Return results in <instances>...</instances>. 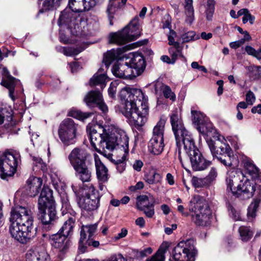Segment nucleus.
<instances>
[{
    "mask_svg": "<svg viewBox=\"0 0 261 261\" xmlns=\"http://www.w3.org/2000/svg\"><path fill=\"white\" fill-rule=\"evenodd\" d=\"M177 148L178 159L183 167L189 160L192 169L201 171L206 169L211 162L206 160L195 144L192 134L185 128L180 115L177 110L173 112L170 117Z\"/></svg>",
    "mask_w": 261,
    "mask_h": 261,
    "instance_id": "obj_1",
    "label": "nucleus"
},
{
    "mask_svg": "<svg viewBox=\"0 0 261 261\" xmlns=\"http://www.w3.org/2000/svg\"><path fill=\"white\" fill-rule=\"evenodd\" d=\"M98 133L94 129H91L89 134V138L91 145L95 150L107 156L110 154V152L114 150L116 146H120L122 148L121 150L123 152L121 159L117 161L118 170L121 168V171L124 170V162L126 159L128 153L129 139L126 133L122 129L118 128H113L108 133Z\"/></svg>",
    "mask_w": 261,
    "mask_h": 261,
    "instance_id": "obj_2",
    "label": "nucleus"
},
{
    "mask_svg": "<svg viewBox=\"0 0 261 261\" xmlns=\"http://www.w3.org/2000/svg\"><path fill=\"white\" fill-rule=\"evenodd\" d=\"M123 115L134 124L142 126L145 123L148 114L147 97L140 89L125 87L119 94Z\"/></svg>",
    "mask_w": 261,
    "mask_h": 261,
    "instance_id": "obj_3",
    "label": "nucleus"
},
{
    "mask_svg": "<svg viewBox=\"0 0 261 261\" xmlns=\"http://www.w3.org/2000/svg\"><path fill=\"white\" fill-rule=\"evenodd\" d=\"M10 232L12 238L21 243H27L35 238L37 228L33 225V213L27 206L16 205L12 207Z\"/></svg>",
    "mask_w": 261,
    "mask_h": 261,
    "instance_id": "obj_4",
    "label": "nucleus"
},
{
    "mask_svg": "<svg viewBox=\"0 0 261 261\" xmlns=\"http://www.w3.org/2000/svg\"><path fill=\"white\" fill-rule=\"evenodd\" d=\"M244 177L241 172L234 169L227 171L225 181L227 191L233 196L245 199L253 196L255 191L254 185L248 179L243 182Z\"/></svg>",
    "mask_w": 261,
    "mask_h": 261,
    "instance_id": "obj_5",
    "label": "nucleus"
},
{
    "mask_svg": "<svg viewBox=\"0 0 261 261\" xmlns=\"http://www.w3.org/2000/svg\"><path fill=\"white\" fill-rule=\"evenodd\" d=\"M189 211L192 213V222L196 225L205 226L209 224L212 213L207 202L203 198L193 197L190 201Z\"/></svg>",
    "mask_w": 261,
    "mask_h": 261,
    "instance_id": "obj_6",
    "label": "nucleus"
},
{
    "mask_svg": "<svg viewBox=\"0 0 261 261\" xmlns=\"http://www.w3.org/2000/svg\"><path fill=\"white\" fill-rule=\"evenodd\" d=\"M141 36L139 18L136 16L121 31L110 34L111 43L122 45L135 40Z\"/></svg>",
    "mask_w": 261,
    "mask_h": 261,
    "instance_id": "obj_7",
    "label": "nucleus"
},
{
    "mask_svg": "<svg viewBox=\"0 0 261 261\" xmlns=\"http://www.w3.org/2000/svg\"><path fill=\"white\" fill-rule=\"evenodd\" d=\"M197 250L195 248V241L189 239L179 242L174 248L170 261H195Z\"/></svg>",
    "mask_w": 261,
    "mask_h": 261,
    "instance_id": "obj_8",
    "label": "nucleus"
},
{
    "mask_svg": "<svg viewBox=\"0 0 261 261\" xmlns=\"http://www.w3.org/2000/svg\"><path fill=\"white\" fill-rule=\"evenodd\" d=\"M20 161V154L15 151H6L0 158L1 177L5 178L14 175Z\"/></svg>",
    "mask_w": 261,
    "mask_h": 261,
    "instance_id": "obj_9",
    "label": "nucleus"
},
{
    "mask_svg": "<svg viewBox=\"0 0 261 261\" xmlns=\"http://www.w3.org/2000/svg\"><path fill=\"white\" fill-rule=\"evenodd\" d=\"M78 125L73 119L67 118L60 124L58 135L64 145L68 146L76 142Z\"/></svg>",
    "mask_w": 261,
    "mask_h": 261,
    "instance_id": "obj_10",
    "label": "nucleus"
},
{
    "mask_svg": "<svg viewBox=\"0 0 261 261\" xmlns=\"http://www.w3.org/2000/svg\"><path fill=\"white\" fill-rule=\"evenodd\" d=\"M99 200L98 192L93 186H91L85 195L79 198L77 204L82 212L90 213L98 208L99 206Z\"/></svg>",
    "mask_w": 261,
    "mask_h": 261,
    "instance_id": "obj_11",
    "label": "nucleus"
},
{
    "mask_svg": "<svg viewBox=\"0 0 261 261\" xmlns=\"http://www.w3.org/2000/svg\"><path fill=\"white\" fill-rule=\"evenodd\" d=\"M192 121L196 126L197 129L203 136H208L214 129L208 118L203 113L197 111H191Z\"/></svg>",
    "mask_w": 261,
    "mask_h": 261,
    "instance_id": "obj_12",
    "label": "nucleus"
},
{
    "mask_svg": "<svg viewBox=\"0 0 261 261\" xmlns=\"http://www.w3.org/2000/svg\"><path fill=\"white\" fill-rule=\"evenodd\" d=\"M49 241L52 247L57 250L60 255L68 251L71 243L69 238L59 232L50 236Z\"/></svg>",
    "mask_w": 261,
    "mask_h": 261,
    "instance_id": "obj_13",
    "label": "nucleus"
},
{
    "mask_svg": "<svg viewBox=\"0 0 261 261\" xmlns=\"http://www.w3.org/2000/svg\"><path fill=\"white\" fill-rule=\"evenodd\" d=\"M39 219L43 225V228L46 230L50 229L58 219L55 206L39 210Z\"/></svg>",
    "mask_w": 261,
    "mask_h": 261,
    "instance_id": "obj_14",
    "label": "nucleus"
},
{
    "mask_svg": "<svg viewBox=\"0 0 261 261\" xmlns=\"http://www.w3.org/2000/svg\"><path fill=\"white\" fill-rule=\"evenodd\" d=\"M90 157V155L86 149L81 147H75L69 153L68 159L73 167L85 164Z\"/></svg>",
    "mask_w": 261,
    "mask_h": 261,
    "instance_id": "obj_15",
    "label": "nucleus"
},
{
    "mask_svg": "<svg viewBox=\"0 0 261 261\" xmlns=\"http://www.w3.org/2000/svg\"><path fill=\"white\" fill-rule=\"evenodd\" d=\"M206 141L213 156L216 157L222 164L226 167L237 166V161L233 155H231L232 153H229L224 156H219L218 150H216L214 141L212 139H208L206 140Z\"/></svg>",
    "mask_w": 261,
    "mask_h": 261,
    "instance_id": "obj_16",
    "label": "nucleus"
},
{
    "mask_svg": "<svg viewBox=\"0 0 261 261\" xmlns=\"http://www.w3.org/2000/svg\"><path fill=\"white\" fill-rule=\"evenodd\" d=\"M125 65L127 67L134 68L136 70L138 74L143 72L146 67V63L143 56L138 53H131L126 58Z\"/></svg>",
    "mask_w": 261,
    "mask_h": 261,
    "instance_id": "obj_17",
    "label": "nucleus"
},
{
    "mask_svg": "<svg viewBox=\"0 0 261 261\" xmlns=\"http://www.w3.org/2000/svg\"><path fill=\"white\" fill-rule=\"evenodd\" d=\"M84 100L87 105L96 103L99 109L106 114L108 111V108L103 102L102 94L99 90H91L86 95Z\"/></svg>",
    "mask_w": 261,
    "mask_h": 261,
    "instance_id": "obj_18",
    "label": "nucleus"
},
{
    "mask_svg": "<svg viewBox=\"0 0 261 261\" xmlns=\"http://www.w3.org/2000/svg\"><path fill=\"white\" fill-rule=\"evenodd\" d=\"M51 206H55L52 191L49 188L44 187L38 199V210H43Z\"/></svg>",
    "mask_w": 261,
    "mask_h": 261,
    "instance_id": "obj_19",
    "label": "nucleus"
},
{
    "mask_svg": "<svg viewBox=\"0 0 261 261\" xmlns=\"http://www.w3.org/2000/svg\"><path fill=\"white\" fill-rule=\"evenodd\" d=\"M42 179L40 177L30 176L27 181L26 194L30 197H35L38 194L42 185Z\"/></svg>",
    "mask_w": 261,
    "mask_h": 261,
    "instance_id": "obj_20",
    "label": "nucleus"
},
{
    "mask_svg": "<svg viewBox=\"0 0 261 261\" xmlns=\"http://www.w3.org/2000/svg\"><path fill=\"white\" fill-rule=\"evenodd\" d=\"M26 261H49V257L43 248L37 247L28 251Z\"/></svg>",
    "mask_w": 261,
    "mask_h": 261,
    "instance_id": "obj_21",
    "label": "nucleus"
},
{
    "mask_svg": "<svg viewBox=\"0 0 261 261\" xmlns=\"http://www.w3.org/2000/svg\"><path fill=\"white\" fill-rule=\"evenodd\" d=\"M97 224L83 225L81 229V237L79 241V250L83 253L86 251L85 248L83 246L84 242L87 238V233L88 234V239L92 238L97 230Z\"/></svg>",
    "mask_w": 261,
    "mask_h": 261,
    "instance_id": "obj_22",
    "label": "nucleus"
},
{
    "mask_svg": "<svg viewBox=\"0 0 261 261\" xmlns=\"http://www.w3.org/2000/svg\"><path fill=\"white\" fill-rule=\"evenodd\" d=\"M94 160L98 179L103 182H106L108 179V169L101 162L98 155L96 154H94Z\"/></svg>",
    "mask_w": 261,
    "mask_h": 261,
    "instance_id": "obj_23",
    "label": "nucleus"
},
{
    "mask_svg": "<svg viewBox=\"0 0 261 261\" xmlns=\"http://www.w3.org/2000/svg\"><path fill=\"white\" fill-rule=\"evenodd\" d=\"M76 176L82 182H89L91 180V171L86 163L73 167Z\"/></svg>",
    "mask_w": 261,
    "mask_h": 261,
    "instance_id": "obj_24",
    "label": "nucleus"
},
{
    "mask_svg": "<svg viewBox=\"0 0 261 261\" xmlns=\"http://www.w3.org/2000/svg\"><path fill=\"white\" fill-rule=\"evenodd\" d=\"M66 219L63 223L62 226L58 232L69 238L73 233V228L75 225L76 216L65 217Z\"/></svg>",
    "mask_w": 261,
    "mask_h": 261,
    "instance_id": "obj_25",
    "label": "nucleus"
},
{
    "mask_svg": "<svg viewBox=\"0 0 261 261\" xmlns=\"http://www.w3.org/2000/svg\"><path fill=\"white\" fill-rule=\"evenodd\" d=\"M165 146L164 139L151 137L148 144L149 152L154 155H159L163 151Z\"/></svg>",
    "mask_w": 261,
    "mask_h": 261,
    "instance_id": "obj_26",
    "label": "nucleus"
},
{
    "mask_svg": "<svg viewBox=\"0 0 261 261\" xmlns=\"http://www.w3.org/2000/svg\"><path fill=\"white\" fill-rule=\"evenodd\" d=\"M144 180L150 185L158 184L161 182L162 176L156 170L151 169L145 174Z\"/></svg>",
    "mask_w": 261,
    "mask_h": 261,
    "instance_id": "obj_27",
    "label": "nucleus"
},
{
    "mask_svg": "<svg viewBox=\"0 0 261 261\" xmlns=\"http://www.w3.org/2000/svg\"><path fill=\"white\" fill-rule=\"evenodd\" d=\"M62 202V213L64 217L76 216V213L72 208L69 203V199L66 194H64L61 196Z\"/></svg>",
    "mask_w": 261,
    "mask_h": 261,
    "instance_id": "obj_28",
    "label": "nucleus"
},
{
    "mask_svg": "<svg viewBox=\"0 0 261 261\" xmlns=\"http://www.w3.org/2000/svg\"><path fill=\"white\" fill-rule=\"evenodd\" d=\"M193 2V0H185L184 8L186 15L185 21L190 24H191L195 19Z\"/></svg>",
    "mask_w": 261,
    "mask_h": 261,
    "instance_id": "obj_29",
    "label": "nucleus"
},
{
    "mask_svg": "<svg viewBox=\"0 0 261 261\" xmlns=\"http://www.w3.org/2000/svg\"><path fill=\"white\" fill-rule=\"evenodd\" d=\"M168 247L169 245L168 243H163L161 245L156 253L151 258L147 259L146 261H165V254Z\"/></svg>",
    "mask_w": 261,
    "mask_h": 261,
    "instance_id": "obj_30",
    "label": "nucleus"
},
{
    "mask_svg": "<svg viewBox=\"0 0 261 261\" xmlns=\"http://www.w3.org/2000/svg\"><path fill=\"white\" fill-rule=\"evenodd\" d=\"M165 123V120L162 118L160 119L153 129L152 137L164 139Z\"/></svg>",
    "mask_w": 261,
    "mask_h": 261,
    "instance_id": "obj_31",
    "label": "nucleus"
},
{
    "mask_svg": "<svg viewBox=\"0 0 261 261\" xmlns=\"http://www.w3.org/2000/svg\"><path fill=\"white\" fill-rule=\"evenodd\" d=\"M154 204L146 195H140L137 197L136 206L138 209L142 210Z\"/></svg>",
    "mask_w": 261,
    "mask_h": 261,
    "instance_id": "obj_32",
    "label": "nucleus"
},
{
    "mask_svg": "<svg viewBox=\"0 0 261 261\" xmlns=\"http://www.w3.org/2000/svg\"><path fill=\"white\" fill-rule=\"evenodd\" d=\"M125 66L123 64H114L112 69L113 74L118 77L128 79L127 77L130 76V74L125 75Z\"/></svg>",
    "mask_w": 261,
    "mask_h": 261,
    "instance_id": "obj_33",
    "label": "nucleus"
},
{
    "mask_svg": "<svg viewBox=\"0 0 261 261\" xmlns=\"http://www.w3.org/2000/svg\"><path fill=\"white\" fill-rule=\"evenodd\" d=\"M119 9L120 8L117 7V4L116 2H109L106 10V13L108 15L110 25H113V19L114 18V15L116 11Z\"/></svg>",
    "mask_w": 261,
    "mask_h": 261,
    "instance_id": "obj_34",
    "label": "nucleus"
},
{
    "mask_svg": "<svg viewBox=\"0 0 261 261\" xmlns=\"http://www.w3.org/2000/svg\"><path fill=\"white\" fill-rule=\"evenodd\" d=\"M72 15V12H68L66 10L62 12L58 19L59 25H69L72 21L75 19V17H73Z\"/></svg>",
    "mask_w": 261,
    "mask_h": 261,
    "instance_id": "obj_35",
    "label": "nucleus"
},
{
    "mask_svg": "<svg viewBox=\"0 0 261 261\" xmlns=\"http://www.w3.org/2000/svg\"><path fill=\"white\" fill-rule=\"evenodd\" d=\"M111 79L107 75L102 68H99L98 71L90 79L89 82H109Z\"/></svg>",
    "mask_w": 261,
    "mask_h": 261,
    "instance_id": "obj_36",
    "label": "nucleus"
},
{
    "mask_svg": "<svg viewBox=\"0 0 261 261\" xmlns=\"http://www.w3.org/2000/svg\"><path fill=\"white\" fill-rule=\"evenodd\" d=\"M182 46L180 44H178V46H173L170 47L168 49L169 53L171 55V58H172V64L175 63L177 57L178 56L181 57V58H184L182 54Z\"/></svg>",
    "mask_w": 261,
    "mask_h": 261,
    "instance_id": "obj_37",
    "label": "nucleus"
},
{
    "mask_svg": "<svg viewBox=\"0 0 261 261\" xmlns=\"http://www.w3.org/2000/svg\"><path fill=\"white\" fill-rule=\"evenodd\" d=\"M68 6L72 12H81L84 11L83 0H68Z\"/></svg>",
    "mask_w": 261,
    "mask_h": 261,
    "instance_id": "obj_38",
    "label": "nucleus"
},
{
    "mask_svg": "<svg viewBox=\"0 0 261 261\" xmlns=\"http://www.w3.org/2000/svg\"><path fill=\"white\" fill-rule=\"evenodd\" d=\"M118 56V54H117L114 49L108 51L104 54L103 63L107 67H108L113 61L117 59Z\"/></svg>",
    "mask_w": 261,
    "mask_h": 261,
    "instance_id": "obj_39",
    "label": "nucleus"
},
{
    "mask_svg": "<svg viewBox=\"0 0 261 261\" xmlns=\"http://www.w3.org/2000/svg\"><path fill=\"white\" fill-rule=\"evenodd\" d=\"M59 0H44L43 3L42 8L39 10L38 13H43L44 12L53 9L54 6L59 5Z\"/></svg>",
    "mask_w": 261,
    "mask_h": 261,
    "instance_id": "obj_40",
    "label": "nucleus"
},
{
    "mask_svg": "<svg viewBox=\"0 0 261 261\" xmlns=\"http://www.w3.org/2000/svg\"><path fill=\"white\" fill-rule=\"evenodd\" d=\"M239 232L243 241H247L250 240L252 236V232L250 229L246 226H241L239 229Z\"/></svg>",
    "mask_w": 261,
    "mask_h": 261,
    "instance_id": "obj_41",
    "label": "nucleus"
},
{
    "mask_svg": "<svg viewBox=\"0 0 261 261\" xmlns=\"http://www.w3.org/2000/svg\"><path fill=\"white\" fill-rule=\"evenodd\" d=\"M260 200L255 199L249 205L248 208L247 215L248 217L254 218L255 216L256 210L259 206Z\"/></svg>",
    "mask_w": 261,
    "mask_h": 261,
    "instance_id": "obj_42",
    "label": "nucleus"
},
{
    "mask_svg": "<svg viewBox=\"0 0 261 261\" xmlns=\"http://www.w3.org/2000/svg\"><path fill=\"white\" fill-rule=\"evenodd\" d=\"M218 176V171L216 168L215 167H212L205 178L206 180V182H207V184L210 185L212 182H213L214 181L216 180V178Z\"/></svg>",
    "mask_w": 261,
    "mask_h": 261,
    "instance_id": "obj_43",
    "label": "nucleus"
},
{
    "mask_svg": "<svg viewBox=\"0 0 261 261\" xmlns=\"http://www.w3.org/2000/svg\"><path fill=\"white\" fill-rule=\"evenodd\" d=\"M162 91L164 94V96L166 98H169L172 101H174L175 99V95L172 91L171 88L166 85H162Z\"/></svg>",
    "mask_w": 261,
    "mask_h": 261,
    "instance_id": "obj_44",
    "label": "nucleus"
},
{
    "mask_svg": "<svg viewBox=\"0 0 261 261\" xmlns=\"http://www.w3.org/2000/svg\"><path fill=\"white\" fill-rule=\"evenodd\" d=\"M93 114L89 112H82L80 111H73L71 116L73 117H76L79 119L84 120L86 119L91 117Z\"/></svg>",
    "mask_w": 261,
    "mask_h": 261,
    "instance_id": "obj_45",
    "label": "nucleus"
},
{
    "mask_svg": "<svg viewBox=\"0 0 261 261\" xmlns=\"http://www.w3.org/2000/svg\"><path fill=\"white\" fill-rule=\"evenodd\" d=\"M1 85L9 90V95L13 101H14L15 97L14 96V90L15 87V83H1Z\"/></svg>",
    "mask_w": 261,
    "mask_h": 261,
    "instance_id": "obj_46",
    "label": "nucleus"
},
{
    "mask_svg": "<svg viewBox=\"0 0 261 261\" xmlns=\"http://www.w3.org/2000/svg\"><path fill=\"white\" fill-rule=\"evenodd\" d=\"M2 82H15L16 79L12 76L7 68L5 67L2 68Z\"/></svg>",
    "mask_w": 261,
    "mask_h": 261,
    "instance_id": "obj_47",
    "label": "nucleus"
},
{
    "mask_svg": "<svg viewBox=\"0 0 261 261\" xmlns=\"http://www.w3.org/2000/svg\"><path fill=\"white\" fill-rule=\"evenodd\" d=\"M195 35L196 33L194 31H189L182 34L181 35V38L182 39V43H186L194 40Z\"/></svg>",
    "mask_w": 261,
    "mask_h": 261,
    "instance_id": "obj_48",
    "label": "nucleus"
},
{
    "mask_svg": "<svg viewBox=\"0 0 261 261\" xmlns=\"http://www.w3.org/2000/svg\"><path fill=\"white\" fill-rule=\"evenodd\" d=\"M83 1L84 11H89L99 2V0H83Z\"/></svg>",
    "mask_w": 261,
    "mask_h": 261,
    "instance_id": "obj_49",
    "label": "nucleus"
},
{
    "mask_svg": "<svg viewBox=\"0 0 261 261\" xmlns=\"http://www.w3.org/2000/svg\"><path fill=\"white\" fill-rule=\"evenodd\" d=\"M245 166L250 174L256 176L258 174V169L253 164L246 163Z\"/></svg>",
    "mask_w": 261,
    "mask_h": 261,
    "instance_id": "obj_50",
    "label": "nucleus"
},
{
    "mask_svg": "<svg viewBox=\"0 0 261 261\" xmlns=\"http://www.w3.org/2000/svg\"><path fill=\"white\" fill-rule=\"evenodd\" d=\"M251 74L254 80L261 81V67L256 66L252 67Z\"/></svg>",
    "mask_w": 261,
    "mask_h": 261,
    "instance_id": "obj_51",
    "label": "nucleus"
},
{
    "mask_svg": "<svg viewBox=\"0 0 261 261\" xmlns=\"http://www.w3.org/2000/svg\"><path fill=\"white\" fill-rule=\"evenodd\" d=\"M217 150H218L219 155L224 156L229 153H232L231 148L228 145L224 144L223 146H220Z\"/></svg>",
    "mask_w": 261,
    "mask_h": 261,
    "instance_id": "obj_52",
    "label": "nucleus"
},
{
    "mask_svg": "<svg viewBox=\"0 0 261 261\" xmlns=\"http://www.w3.org/2000/svg\"><path fill=\"white\" fill-rule=\"evenodd\" d=\"M176 36V32L173 30H170V34L168 36V40L169 41L168 44L170 45L173 46H177L178 44H180V43L177 41H175L174 37Z\"/></svg>",
    "mask_w": 261,
    "mask_h": 261,
    "instance_id": "obj_53",
    "label": "nucleus"
},
{
    "mask_svg": "<svg viewBox=\"0 0 261 261\" xmlns=\"http://www.w3.org/2000/svg\"><path fill=\"white\" fill-rule=\"evenodd\" d=\"M141 211L144 212L147 217L152 218L154 215V204L147 207V208H145L144 209L142 210Z\"/></svg>",
    "mask_w": 261,
    "mask_h": 261,
    "instance_id": "obj_54",
    "label": "nucleus"
},
{
    "mask_svg": "<svg viewBox=\"0 0 261 261\" xmlns=\"http://www.w3.org/2000/svg\"><path fill=\"white\" fill-rule=\"evenodd\" d=\"M117 85V83H111L110 86L108 89V93L109 96L112 98L115 96Z\"/></svg>",
    "mask_w": 261,
    "mask_h": 261,
    "instance_id": "obj_55",
    "label": "nucleus"
},
{
    "mask_svg": "<svg viewBox=\"0 0 261 261\" xmlns=\"http://www.w3.org/2000/svg\"><path fill=\"white\" fill-rule=\"evenodd\" d=\"M246 102L249 105H252L253 103L255 102V96L254 94V93L251 91H249L246 94Z\"/></svg>",
    "mask_w": 261,
    "mask_h": 261,
    "instance_id": "obj_56",
    "label": "nucleus"
},
{
    "mask_svg": "<svg viewBox=\"0 0 261 261\" xmlns=\"http://www.w3.org/2000/svg\"><path fill=\"white\" fill-rule=\"evenodd\" d=\"M63 52L67 56H71L78 54V52L75 49L66 47H63Z\"/></svg>",
    "mask_w": 261,
    "mask_h": 261,
    "instance_id": "obj_57",
    "label": "nucleus"
},
{
    "mask_svg": "<svg viewBox=\"0 0 261 261\" xmlns=\"http://www.w3.org/2000/svg\"><path fill=\"white\" fill-rule=\"evenodd\" d=\"M32 160L34 162V164H35L36 166H39L41 169L44 168L45 165L41 158L38 156H32Z\"/></svg>",
    "mask_w": 261,
    "mask_h": 261,
    "instance_id": "obj_58",
    "label": "nucleus"
},
{
    "mask_svg": "<svg viewBox=\"0 0 261 261\" xmlns=\"http://www.w3.org/2000/svg\"><path fill=\"white\" fill-rule=\"evenodd\" d=\"M152 252V249L151 247H148L144 250L138 252L137 255L141 257H144L148 254H150Z\"/></svg>",
    "mask_w": 261,
    "mask_h": 261,
    "instance_id": "obj_59",
    "label": "nucleus"
},
{
    "mask_svg": "<svg viewBox=\"0 0 261 261\" xmlns=\"http://www.w3.org/2000/svg\"><path fill=\"white\" fill-rule=\"evenodd\" d=\"M194 184L196 187L199 188L205 185H209L207 184L206 180L204 178H196L194 180Z\"/></svg>",
    "mask_w": 261,
    "mask_h": 261,
    "instance_id": "obj_60",
    "label": "nucleus"
},
{
    "mask_svg": "<svg viewBox=\"0 0 261 261\" xmlns=\"http://www.w3.org/2000/svg\"><path fill=\"white\" fill-rule=\"evenodd\" d=\"M191 67L193 69H197L204 73H206L207 71V69L204 66L199 65L197 62H193L191 63Z\"/></svg>",
    "mask_w": 261,
    "mask_h": 261,
    "instance_id": "obj_61",
    "label": "nucleus"
},
{
    "mask_svg": "<svg viewBox=\"0 0 261 261\" xmlns=\"http://www.w3.org/2000/svg\"><path fill=\"white\" fill-rule=\"evenodd\" d=\"M144 187V183L142 181L138 182L135 186H132L129 187V190L135 192L138 190H141Z\"/></svg>",
    "mask_w": 261,
    "mask_h": 261,
    "instance_id": "obj_62",
    "label": "nucleus"
},
{
    "mask_svg": "<svg viewBox=\"0 0 261 261\" xmlns=\"http://www.w3.org/2000/svg\"><path fill=\"white\" fill-rule=\"evenodd\" d=\"M72 73L76 72L80 69V64L77 62H74L69 64Z\"/></svg>",
    "mask_w": 261,
    "mask_h": 261,
    "instance_id": "obj_63",
    "label": "nucleus"
},
{
    "mask_svg": "<svg viewBox=\"0 0 261 261\" xmlns=\"http://www.w3.org/2000/svg\"><path fill=\"white\" fill-rule=\"evenodd\" d=\"M243 40H239L229 43V46L231 48L237 49L244 44Z\"/></svg>",
    "mask_w": 261,
    "mask_h": 261,
    "instance_id": "obj_64",
    "label": "nucleus"
}]
</instances>
